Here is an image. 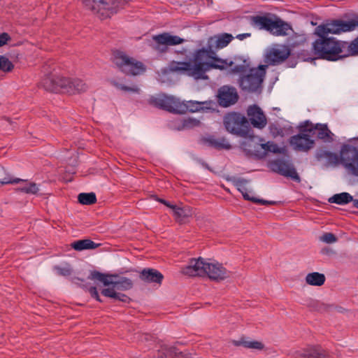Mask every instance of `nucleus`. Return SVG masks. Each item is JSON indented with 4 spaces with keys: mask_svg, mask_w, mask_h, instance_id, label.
<instances>
[{
    "mask_svg": "<svg viewBox=\"0 0 358 358\" xmlns=\"http://www.w3.org/2000/svg\"><path fill=\"white\" fill-rule=\"evenodd\" d=\"M159 201L162 203H165L166 202V201L164 200V199H160Z\"/></svg>",
    "mask_w": 358,
    "mask_h": 358,
    "instance_id": "3c124183",
    "label": "nucleus"
},
{
    "mask_svg": "<svg viewBox=\"0 0 358 358\" xmlns=\"http://www.w3.org/2000/svg\"><path fill=\"white\" fill-rule=\"evenodd\" d=\"M203 166L207 168V165L206 164H203Z\"/></svg>",
    "mask_w": 358,
    "mask_h": 358,
    "instance_id": "603ef678",
    "label": "nucleus"
},
{
    "mask_svg": "<svg viewBox=\"0 0 358 358\" xmlns=\"http://www.w3.org/2000/svg\"><path fill=\"white\" fill-rule=\"evenodd\" d=\"M321 357L322 354L315 348L297 351L294 354V358H321Z\"/></svg>",
    "mask_w": 358,
    "mask_h": 358,
    "instance_id": "7c9ffc66",
    "label": "nucleus"
},
{
    "mask_svg": "<svg viewBox=\"0 0 358 358\" xmlns=\"http://www.w3.org/2000/svg\"><path fill=\"white\" fill-rule=\"evenodd\" d=\"M140 278L142 280L148 282H157L160 284L163 279V275L155 269L145 268L141 271Z\"/></svg>",
    "mask_w": 358,
    "mask_h": 358,
    "instance_id": "5701e85b",
    "label": "nucleus"
},
{
    "mask_svg": "<svg viewBox=\"0 0 358 358\" xmlns=\"http://www.w3.org/2000/svg\"><path fill=\"white\" fill-rule=\"evenodd\" d=\"M247 184L248 181L244 179H238L234 182L235 187L242 194L249 189Z\"/></svg>",
    "mask_w": 358,
    "mask_h": 358,
    "instance_id": "79ce46f5",
    "label": "nucleus"
},
{
    "mask_svg": "<svg viewBox=\"0 0 358 358\" xmlns=\"http://www.w3.org/2000/svg\"><path fill=\"white\" fill-rule=\"evenodd\" d=\"M101 293L105 296L117 299L120 301L127 302L129 300V298L127 295L117 292V289L113 286H109V287L103 289Z\"/></svg>",
    "mask_w": 358,
    "mask_h": 358,
    "instance_id": "cd10ccee",
    "label": "nucleus"
},
{
    "mask_svg": "<svg viewBox=\"0 0 358 358\" xmlns=\"http://www.w3.org/2000/svg\"><path fill=\"white\" fill-rule=\"evenodd\" d=\"M164 205H166V206L169 207L170 208L172 209V206H176L175 205H171L169 201H166Z\"/></svg>",
    "mask_w": 358,
    "mask_h": 358,
    "instance_id": "8fccbe9b",
    "label": "nucleus"
},
{
    "mask_svg": "<svg viewBox=\"0 0 358 358\" xmlns=\"http://www.w3.org/2000/svg\"><path fill=\"white\" fill-rule=\"evenodd\" d=\"M176 355L175 348L164 345L159 350L157 358H175Z\"/></svg>",
    "mask_w": 358,
    "mask_h": 358,
    "instance_id": "72a5a7b5",
    "label": "nucleus"
},
{
    "mask_svg": "<svg viewBox=\"0 0 358 358\" xmlns=\"http://www.w3.org/2000/svg\"><path fill=\"white\" fill-rule=\"evenodd\" d=\"M205 102L196 101H181L180 105L184 106L185 108H182V110L179 111V113H185L187 111L189 112H196L199 111L203 108Z\"/></svg>",
    "mask_w": 358,
    "mask_h": 358,
    "instance_id": "bb28decb",
    "label": "nucleus"
},
{
    "mask_svg": "<svg viewBox=\"0 0 358 358\" xmlns=\"http://www.w3.org/2000/svg\"><path fill=\"white\" fill-rule=\"evenodd\" d=\"M339 162L348 174L358 178V150L356 148L343 145L340 152Z\"/></svg>",
    "mask_w": 358,
    "mask_h": 358,
    "instance_id": "1a4fd4ad",
    "label": "nucleus"
},
{
    "mask_svg": "<svg viewBox=\"0 0 358 358\" xmlns=\"http://www.w3.org/2000/svg\"><path fill=\"white\" fill-rule=\"evenodd\" d=\"M343 57L358 55V37L351 43L343 41Z\"/></svg>",
    "mask_w": 358,
    "mask_h": 358,
    "instance_id": "c756f323",
    "label": "nucleus"
},
{
    "mask_svg": "<svg viewBox=\"0 0 358 358\" xmlns=\"http://www.w3.org/2000/svg\"><path fill=\"white\" fill-rule=\"evenodd\" d=\"M320 241L325 243L331 244L337 241V238L332 233H324L320 237Z\"/></svg>",
    "mask_w": 358,
    "mask_h": 358,
    "instance_id": "a19ab883",
    "label": "nucleus"
},
{
    "mask_svg": "<svg viewBox=\"0 0 358 358\" xmlns=\"http://www.w3.org/2000/svg\"><path fill=\"white\" fill-rule=\"evenodd\" d=\"M251 24L275 36H288L293 31L289 24L278 17L273 20L266 16H254L251 17Z\"/></svg>",
    "mask_w": 358,
    "mask_h": 358,
    "instance_id": "39448f33",
    "label": "nucleus"
},
{
    "mask_svg": "<svg viewBox=\"0 0 358 358\" xmlns=\"http://www.w3.org/2000/svg\"><path fill=\"white\" fill-rule=\"evenodd\" d=\"M290 55V49L285 45H278L269 50L266 54V60L272 65L284 62Z\"/></svg>",
    "mask_w": 358,
    "mask_h": 358,
    "instance_id": "2eb2a0df",
    "label": "nucleus"
},
{
    "mask_svg": "<svg viewBox=\"0 0 358 358\" xmlns=\"http://www.w3.org/2000/svg\"><path fill=\"white\" fill-rule=\"evenodd\" d=\"M114 62L124 73L136 76L145 71V65L122 52H117L114 57Z\"/></svg>",
    "mask_w": 358,
    "mask_h": 358,
    "instance_id": "6e6552de",
    "label": "nucleus"
},
{
    "mask_svg": "<svg viewBox=\"0 0 358 358\" xmlns=\"http://www.w3.org/2000/svg\"><path fill=\"white\" fill-rule=\"evenodd\" d=\"M266 65L252 68L249 59L238 57L231 73L239 76L238 83L240 88L248 92H256L262 87L266 75Z\"/></svg>",
    "mask_w": 358,
    "mask_h": 358,
    "instance_id": "7ed1b4c3",
    "label": "nucleus"
},
{
    "mask_svg": "<svg viewBox=\"0 0 358 358\" xmlns=\"http://www.w3.org/2000/svg\"><path fill=\"white\" fill-rule=\"evenodd\" d=\"M234 38L230 34L224 33L210 37L207 41V47L195 51L194 63L190 62H173L170 69L181 74L192 77L195 80H207L206 72L210 69H225L233 64L226 59L219 58L215 50L226 47Z\"/></svg>",
    "mask_w": 358,
    "mask_h": 358,
    "instance_id": "f257e3e1",
    "label": "nucleus"
},
{
    "mask_svg": "<svg viewBox=\"0 0 358 358\" xmlns=\"http://www.w3.org/2000/svg\"><path fill=\"white\" fill-rule=\"evenodd\" d=\"M250 36V34L249 33H245V34H238L236 36V38L242 41L248 37Z\"/></svg>",
    "mask_w": 358,
    "mask_h": 358,
    "instance_id": "09e8293b",
    "label": "nucleus"
},
{
    "mask_svg": "<svg viewBox=\"0 0 358 358\" xmlns=\"http://www.w3.org/2000/svg\"><path fill=\"white\" fill-rule=\"evenodd\" d=\"M270 131L274 137H276L278 136H283V135H284L283 129L275 124L271 125L270 127Z\"/></svg>",
    "mask_w": 358,
    "mask_h": 358,
    "instance_id": "c03bdc74",
    "label": "nucleus"
},
{
    "mask_svg": "<svg viewBox=\"0 0 358 358\" xmlns=\"http://www.w3.org/2000/svg\"><path fill=\"white\" fill-rule=\"evenodd\" d=\"M358 28V19L344 21L332 20L316 27L315 34L318 36L313 43V50L318 58L329 61H337L343 58V41L333 37H327L329 34H340L353 31Z\"/></svg>",
    "mask_w": 358,
    "mask_h": 358,
    "instance_id": "f03ea898",
    "label": "nucleus"
},
{
    "mask_svg": "<svg viewBox=\"0 0 358 358\" xmlns=\"http://www.w3.org/2000/svg\"><path fill=\"white\" fill-rule=\"evenodd\" d=\"M180 102L179 99L166 94H159L150 99V103L153 106L173 113H179L182 108H185L183 106L180 105Z\"/></svg>",
    "mask_w": 358,
    "mask_h": 358,
    "instance_id": "9b49d317",
    "label": "nucleus"
},
{
    "mask_svg": "<svg viewBox=\"0 0 358 358\" xmlns=\"http://www.w3.org/2000/svg\"><path fill=\"white\" fill-rule=\"evenodd\" d=\"M18 190L28 194H37L39 192V185L35 182H27L24 186L19 187Z\"/></svg>",
    "mask_w": 358,
    "mask_h": 358,
    "instance_id": "f704fd0d",
    "label": "nucleus"
},
{
    "mask_svg": "<svg viewBox=\"0 0 358 358\" xmlns=\"http://www.w3.org/2000/svg\"><path fill=\"white\" fill-rule=\"evenodd\" d=\"M260 146L266 152H271L273 153L280 152V148L278 146L277 144L274 143L272 141H268L265 143H261Z\"/></svg>",
    "mask_w": 358,
    "mask_h": 358,
    "instance_id": "ea45409f",
    "label": "nucleus"
},
{
    "mask_svg": "<svg viewBox=\"0 0 358 358\" xmlns=\"http://www.w3.org/2000/svg\"><path fill=\"white\" fill-rule=\"evenodd\" d=\"M6 174L5 170L3 167L0 166V185H6V184H16L21 181H24V180L20 178H13L11 179L8 177H5Z\"/></svg>",
    "mask_w": 358,
    "mask_h": 358,
    "instance_id": "4c0bfd02",
    "label": "nucleus"
},
{
    "mask_svg": "<svg viewBox=\"0 0 358 358\" xmlns=\"http://www.w3.org/2000/svg\"><path fill=\"white\" fill-rule=\"evenodd\" d=\"M328 201L329 203L338 205H345L352 201L353 206L358 209V199H353V196L348 192L336 194L331 196Z\"/></svg>",
    "mask_w": 358,
    "mask_h": 358,
    "instance_id": "4be33fe9",
    "label": "nucleus"
},
{
    "mask_svg": "<svg viewBox=\"0 0 358 358\" xmlns=\"http://www.w3.org/2000/svg\"><path fill=\"white\" fill-rule=\"evenodd\" d=\"M315 157L318 161L324 162L326 165H336L340 161V156L325 150H317Z\"/></svg>",
    "mask_w": 358,
    "mask_h": 358,
    "instance_id": "412c9836",
    "label": "nucleus"
},
{
    "mask_svg": "<svg viewBox=\"0 0 358 358\" xmlns=\"http://www.w3.org/2000/svg\"><path fill=\"white\" fill-rule=\"evenodd\" d=\"M269 168L274 172L282 176L289 177L294 180L299 181V177L290 162L286 159H277L269 163Z\"/></svg>",
    "mask_w": 358,
    "mask_h": 358,
    "instance_id": "f8f14e48",
    "label": "nucleus"
},
{
    "mask_svg": "<svg viewBox=\"0 0 358 358\" xmlns=\"http://www.w3.org/2000/svg\"><path fill=\"white\" fill-rule=\"evenodd\" d=\"M217 98L221 106L228 107L237 101L238 96L234 87L222 86L219 89Z\"/></svg>",
    "mask_w": 358,
    "mask_h": 358,
    "instance_id": "dca6fc26",
    "label": "nucleus"
},
{
    "mask_svg": "<svg viewBox=\"0 0 358 358\" xmlns=\"http://www.w3.org/2000/svg\"><path fill=\"white\" fill-rule=\"evenodd\" d=\"M89 292L91 294L92 297L94 298L96 301L99 302L101 301L99 292L95 287H91L89 289Z\"/></svg>",
    "mask_w": 358,
    "mask_h": 358,
    "instance_id": "49530a36",
    "label": "nucleus"
},
{
    "mask_svg": "<svg viewBox=\"0 0 358 358\" xmlns=\"http://www.w3.org/2000/svg\"><path fill=\"white\" fill-rule=\"evenodd\" d=\"M208 262L203 258L192 259L189 264L182 268V273L189 276L203 275L206 273V266Z\"/></svg>",
    "mask_w": 358,
    "mask_h": 358,
    "instance_id": "f3484780",
    "label": "nucleus"
},
{
    "mask_svg": "<svg viewBox=\"0 0 358 358\" xmlns=\"http://www.w3.org/2000/svg\"><path fill=\"white\" fill-rule=\"evenodd\" d=\"M249 120L254 127L263 129L267 124L266 117L262 110L257 105L250 106L247 110Z\"/></svg>",
    "mask_w": 358,
    "mask_h": 358,
    "instance_id": "a211bd4d",
    "label": "nucleus"
},
{
    "mask_svg": "<svg viewBox=\"0 0 358 358\" xmlns=\"http://www.w3.org/2000/svg\"><path fill=\"white\" fill-rule=\"evenodd\" d=\"M173 215L179 222H184L185 220L192 215V210L189 206H172Z\"/></svg>",
    "mask_w": 358,
    "mask_h": 358,
    "instance_id": "393cba45",
    "label": "nucleus"
},
{
    "mask_svg": "<svg viewBox=\"0 0 358 358\" xmlns=\"http://www.w3.org/2000/svg\"><path fill=\"white\" fill-rule=\"evenodd\" d=\"M41 85L45 90L55 93H80L85 92L88 88L87 85L80 79H70L53 73L47 75Z\"/></svg>",
    "mask_w": 358,
    "mask_h": 358,
    "instance_id": "20e7f679",
    "label": "nucleus"
},
{
    "mask_svg": "<svg viewBox=\"0 0 358 358\" xmlns=\"http://www.w3.org/2000/svg\"><path fill=\"white\" fill-rule=\"evenodd\" d=\"M242 195L245 200L251 201L256 203H261V204H264V205L272 203L271 201H268L264 200V199H257L256 197H255L253 196V192L250 189H248L245 193H243Z\"/></svg>",
    "mask_w": 358,
    "mask_h": 358,
    "instance_id": "58836bf2",
    "label": "nucleus"
},
{
    "mask_svg": "<svg viewBox=\"0 0 358 358\" xmlns=\"http://www.w3.org/2000/svg\"><path fill=\"white\" fill-rule=\"evenodd\" d=\"M10 39V36L7 33H2L0 34V47L6 44Z\"/></svg>",
    "mask_w": 358,
    "mask_h": 358,
    "instance_id": "de8ad7c7",
    "label": "nucleus"
},
{
    "mask_svg": "<svg viewBox=\"0 0 358 358\" xmlns=\"http://www.w3.org/2000/svg\"><path fill=\"white\" fill-rule=\"evenodd\" d=\"M206 274L213 280H222L229 277V273L222 264L215 262L207 264Z\"/></svg>",
    "mask_w": 358,
    "mask_h": 358,
    "instance_id": "6ab92c4d",
    "label": "nucleus"
},
{
    "mask_svg": "<svg viewBox=\"0 0 358 358\" xmlns=\"http://www.w3.org/2000/svg\"><path fill=\"white\" fill-rule=\"evenodd\" d=\"M325 275L318 272L308 273L306 276V282L312 286H321L325 282Z\"/></svg>",
    "mask_w": 358,
    "mask_h": 358,
    "instance_id": "a878e982",
    "label": "nucleus"
},
{
    "mask_svg": "<svg viewBox=\"0 0 358 358\" xmlns=\"http://www.w3.org/2000/svg\"><path fill=\"white\" fill-rule=\"evenodd\" d=\"M54 269L56 273L60 275L66 276L71 273V269L69 265L64 266H55Z\"/></svg>",
    "mask_w": 358,
    "mask_h": 358,
    "instance_id": "37998d69",
    "label": "nucleus"
},
{
    "mask_svg": "<svg viewBox=\"0 0 358 358\" xmlns=\"http://www.w3.org/2000/svg\"><path fill=\"white\" fill-rule=\"evenodd\" d=\"M200 122L192 117H185L178 120L177 129H188L199 126Z\"/></svg>",
    "mask_w": 358,
    "mask_h": 358,
    "instance_id": "2f4dec72",
    "label": "nucleus"
},
{
    "mask_svg": "<svg viewBox=\"0 0 358 358\" xmlns=\"http://www.w3.org/2000/svg\"><path fill=\"white\" fill-rule=\"evenodd\" d=\"M205 145L212 147L218 150L225 149L229 150L231 148L230 143L224 138H215L213 136H208L203 138Z\"/></svg>",
    "mask_w": 358,
    "mask_h": 358,
    "instance_id": "b1692460",
    "label": "nucleus"
},
{
    "mask_svg": "<svg viewBox=\"0 0 358 358\" xmlns=\"http://www.w3.org/2000/svg\"><path fill=\"white\" fill-rule=\"evenodd\" d=\"M301 131L289 138V144L295 150L308 152L314 147L315 141L308 134L303 133V131Z\"/></svg>",
    "mask_w": 358,
    "mask_h": 358,
    "instance_id": "4468645a",
    "label": "nucleus"
},
{
    "mask_svg": "<svg viewBox=\"0 0 358 358\" xmlns=\"http://www.w3.org/2000/svg\"><path fill=\"white\" fill-rule=\"evenodd\" d=\"M117 87L124 91L127 92H138L139 88L136 85H133L131 87H127L124 85H118Z\"/></svg>",
    "mask_w": 358,
    "mask_h": 358,
    "instance_id": "a18cd8bd",
    "label": "nucleus"
},
{
    "mask_svg": "<svg viewBox=\"0 0 358 358\" xmlns=\"http://www.w3.org/2000/svg\"><path fill=\"white\" fill-rule=\"evenodd\" d=\"M357 139H358V138H357Z\"/></svg>",
    "mask_w": 358,
    "mask_h": 358,
    "instance_id": "864d4df0",
    "label": "nucleus"
},
{
    "mask_svg": "<svg viewBox=\"0 0 358 358\" xmlns=\"http://www.w3.org/2000/svg\"><path fill=\"white\" fill-rule=\"evenodd\" d=\"M78 199L83 205H91L96 201V194L94 192L80 193L78 196Z\"/></svg>",
    "mask_w": 358,
    "mask_h": 358,
    "instance_id": "473e14b6",
    "label": "nucleus"
},
{
    "mask_svg": "<svg viewBox=\"0 0 358 358\" xmlns=\"http://www.w3.org/2000/svg\"><path fill=\"white\" fill-rule=\"evenodd\" d=\"M299 129L300 131H308L317 130V138L319 139H321L324 142H331L333 141L334 134L325 124H316L315 126H313L310 121L306 120L300 124Z\"/></svg>",
    "mask_w": 358,
    "mask_h": 358,
    "instance_id": "ddd939ff",
    "label": "nucleus"
},
{
    "mask_svg": "<svg viewBox=\"0 0 358 358\" xmlns=\"http://www.w3.org/2000/svg\"><path fill=\"white\" fill-rule=\"evenodd\" d=\"M152 39L158 45H176L182 43L184 40L178 36H173L169 33H163L162 34L155 35Z\"/></svg>",
    "mask_w": 358,
    "mask_h": 358,
    "instance_id": "aec40b11",
    "label": "nucleus"
},
{
    "mask_svg": "<svg viewBox=\"0 0 358 358\" xmlns=\"http://www.w3.org/2000/svg\"><path fill=\"white\" fill-rule=\"evenodd\" d=\"M236 345H242L245 348H251V349H257L260 350L263 348V345L262 343L255 341H246V340H241L239 341L235 342Z\"/></svg>",
    "mask_w": 358,
    "mask_h": 358,
    "instance_id": "c9c22d12",
    "label": "nucleus"
},
{
    "mask_svg": "<svg viewBox=\"0 0 358 358\" xmlns=\"http://www.w3.org/2000/svg\"><path fill=\"white\" fill-rule=\"evenodd\" d=\"M99 244L95 243L90 239L79 240L73 242L71 247L77 251H82L84 250L94 249L97 248Z\"/></svg>",
    "mask_w": 358,
    "mask_h": 358,
    "instance_id": "c85d7f7f",
    "label": "nucleus"
},
{
    "mask_svg": "<svg viewBox=\"0 0 358 358\" xmlns=\"http://www.w3.org/2000/svg\"><path fill=\"white\" fill-rule=\"evenodd\" d=\"M83 3L101 19L110 17L122 6L121 0H81Z\"/></svg>",
    "mask_w": 358,
    "mask_h": 358,
    "instance_id": "423d86ee",
    "label": "nucleus"
},
{
    "mask_svg": "<svg viewBox=\"0 0 358 358\" xmlns=\"http://www.w3.org/2000/svg\"><path fill=\"white\" fill-rule=\"evenodd\" d=\"M224 124L226 129L238 136L245 137L249 135L250 129L246 117L238 113H231L224 117Z\"/></svg>",
    "mask_w": 358,
    "mask_h": 358,
    "instance_id": "0eeeda50",
    "label": "nucleus"
},
{
    "mask_svg": "<svg viewBox=\"0 0 358 358\" xmlns=\"http://www.w3.org/2000/svg\"><path fill=\"white\" fill-rule=\"evenodd\" d=\"M90 278L91 280H97L105 286H113L117 291L127 290L132 287V282L129 278L118 277L115 275H106L99 271L92 272Z\"/></svg>",
    "mask_w": 358,
    "mask_h": 358,
    "instance_id": "9d476101",
    "label": "nucleus"
},
{
    "mask_svg": "<svg viewBox=\"0 0 358 358\" xmlns=\"http://www.w3.org/2000/svg\"><path fill=\"white\" fill-rule=\"evenodd\" d=\"M14 68L13 64L5 56L0 55V71L10 72Z\"/></svg>",
    "mask_w": 358,
    "mask_h": 358,
    "instance_id": "e433bc0d",
    "label": "nucleus"
}]
</instances>
